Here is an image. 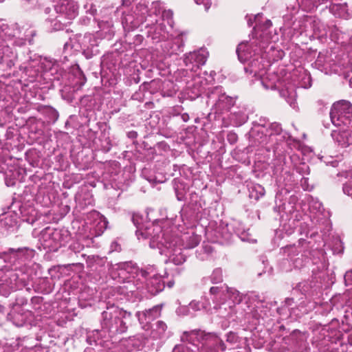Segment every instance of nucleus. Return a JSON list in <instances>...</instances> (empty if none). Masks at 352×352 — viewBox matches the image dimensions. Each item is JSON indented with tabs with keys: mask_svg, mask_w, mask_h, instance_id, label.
<instances>
[{
	"mask_svg": "<svg viewBox=\"0 0 352 352\" xmlns=\"http://www.w3.org/2000/svg\"><path fill=\"white\" fill-rule=\"evenodd\" d=\"M330 117L336 126L348 124L352 118V105L346 100L335 102L331 109Z\"/></svg>",
	"mask_w": 352,
	"mask_h": 352,
	"instance_id": "obj_5",
	"label": "nucleus"
},
{
	"mask_svg": "<svg viewBox=\"0 0 352 352\" xmlns=\"http://www.w3.org/2000/svg\"><path fill=\"white\" fill-rule=\"evenodd\" d=\"M119 268L121 271H125L129 274H133L136 270L135 265L132 262H126L120 264Z\"/></svg>",
	"mask_w": 352,
	"mask_h": 352,
	"instance_id": "obj_32",
	"label": "nucleus"
},
{
	"mask_svg": "<svg viewBox=\"0 0 352 352\" xmlns=\"http://www.w3.org/2000/svg\"><path fill=\"white\" fill-rule=\"evenodd\" d=\"M208 98L210 100H216L214 110L216 113H223L224 111H228L234 106L235 100L234 98L226 95L221 87H213L208 92Z\"/></svg>",
	"mask_w": 352,
	"mask_h": 352,
	"instance_id": "obj_8",
	"label": "nucleus"
},
{
	"mask_svg": "<svg viewBox=\"0 0 352 352\" xmlns=\"http://www.w3.org/2000/svg\"><path fill=\"white\" fill-rule=\"evenodd\" d=\"M128 136L129 138H136L137 136H138V133L137 132L135 131H130L129 133H128Z\"/></svg>",
	"mask_w": 352,
	"mask_h": 352,
	"instance_id": "obj_44",
	"label": "nucleus"
},
{
	"mask_svg": "<svg viewBox=\"0 0 352 352\" xmlns=\"http://www.w3.org/2000/svg\"><path fill=\"white\" fill-rule=\"evenodd\" d=\"M182 352H191L187 347L182 348Z\"/></svg>",
	"mask_w": 352,
	"mask_h": 352,
	"instance_id": "obj_53",
	"label": "nucleus"
},
{
	"mask_svg": "<svg viewBox=\"0 0 352 352\" xmlns=\"http://www.w3.org/2000/svg\"><path fill=\"white\" fill-rule=\"evenodd\" d=\"M16 279L17 276L12 271H0V295L8 296L13 290Z\"/></svg>",
	"mask_w": 352,
	"mask_h": 352,
	"instance_id": "obj_17",
	"label": "nucleus"
},
{
	"mask_svg": "<svg viewBox=\"0 0 352 352\" xmlns=\"http://www.w3.org/2000/svg\"><path fill=\"white\" fill-rule=\"evenodd\" d=\"M308 21L316 37H323L327 35V28L320 20L310 19Z\"/></svg>",
	"mask_w": 352,
	"mask_h": 352,
	"instance_id": "obj_23",
	"label": "nucleus"
},
{
	"mask_svg": "<svg viewBox=\"0 0 352 352\" xmlns=\"http://www.w3.org/2000/svg\"><path fill=\"white\" fill-rule=\"evenodd\" d=\"M102 327L113 332V327H109L106 323L109 324H113V322L118 320L119 318H125V320H127V318L131 317V313L119 309L118 307H111L104 311L102 313Z\"/></svg>",
	"mask_w": 352,
	"mask_h": 352,
	"instance_id": "obj_12",
	"label": "nucleus"
},
{
	"mask_svg": "<svg viewBox=\"0 0 352 352\" xmlns=\"http://www.w3.org/2000/svg\"><path fill=\"white\" fill-rule=\"evenodd\" d=\"M259 16H260V15L258 14V15L255 16L253 19L252 18H249L248 20V25L252 26L253 25L254 22L256 21Z\"/></svg>",
	"mask_w": 352,
	"mask_h": 352,
	"instance_id": "obj_43",
	"label": "nucleus"
},
{
	"mask_svg": "<svg viewBox=\"0 0 352 352\" xmlns=\"http://www.w3.org/2000/svg\"><path fill=\"white\" fill-rule=\"evenodd\" d=\"M344 281L346 285H352V269L346 272Z\"/></svg>",
	"mask_w": 352,
	"mask_h": 352,
	"instance_id": "obj_39",
	"label": "nucleus"
},
{
	"mask_svg": "<svg viewBox=\"0 0 352 352\" xmlns=\"http://www.w3.org/2000/svg\"><path fill=\"white\" fill-rule=\"evenodd\" d=\"M85 9L86 10V12L89 13L91 15H94L96 12L95 6L91 3L85 4Z\"/></svg>",
	"mask_w": 352,
	"mask_h": 352,
	"instance_id": "obj_37",
	"label": "nucleus"
},
{
	"mask_svg": "<svg viewBox=\"0 0 352 352\" xmlns=\"http://www.w3.org/2000/svg\"><path fill=\"white\" fill-rule=\"evenodd\" d=\"M328 0H301L302 3H307L310 9L317 8L319 5L327 2Z\"/></svg>",
	"mask_w": 352,
	"mask_h": 352,
	"instance_id": "obj_33",
	"label": "nucleus"
},
{
	"mask_svg": "<svg viewBox=\"0 0 352 352\" xmlns=\"http://www.w3.org/2000/svg\"><path fill=\"white\" fill-rule=\"evenodd\" d=\"M183 46L184 41L182 36H177L174 38L169 36L168 39L164 41L162 48L166 55L170 56L173 54H177L178 52H182Z\"/></svg>",
	"mask_w": 352,
	"mask_h": 352,
	"instance_id": "obj_18",
	"label": "nucleus"
},
{
	"mask_svg": "<svg viewBox=\"0 0 352 352\" xmlns=\"http://www.w3.org/2000/svg\"><path fill=\"white\" fill-rule=\"evenodd\" d=\"M293 301V299H291V298H287L285 300V303L287 304L288 305H292V302Z\"/></svg>",
	"mask_w": 352,
	"mask_h": 352,
	"instance_id": "obj_49",
	"label": "nucleus"
},
{
	"mask_svg": "<svg viewBox=\"0 0 352 352\" xmlns=\"http://www.w3.org/2000/svg\"><path fill=\"white\" fill-rule=\"evenodd\" d=\"M226 340H227V342H234L236 341V336H235V334L232 333V332H230L227 335Z\"/></svg>",
	"mask_w": 352,
	"mask_h": 352,
	"instance_id": "obj_41",
	"label": "nucleus"
},
{
	"mask_svg": "<svg viewBox=\"0 0 352 352\" xmlns=\"http://www.w3.org/2000/svg\"><path fill=\"white\" fill-rule=\"evenodd\" d=\"M349 340V342L352 344V335H350Z\"/></svg>",
	"mask_w": 352,
	"mask_h": 352,
	"instance_id": "obj_54",
	"label": "nucleus"
},
{
	"mask_svg": "<svg viewBox=\"0 0 352 352\" xmlns=\"http://www.w3.org/2000/svg\"><path fill=\"white\" fill-rule=\"evenodd\" d=\"M188 71H190V69H188V67H187L186 69H178L175 72V77H176V78L177 80L178 79L182 80L183 77H186V76H188V74H189V72Z\"/></svg>",
	"mask_w": 352,
	"mask_h": 352,
	"instance_id": "obj_35",
	"label": "nucleus"
},
{
	"mask_svg": "<svg viewBox=\"0 0 352 352\" xmlns=\"http://www.w3.org/2000/svg\"><path fill=\"white\" fill-rule=\"evenodd\" d=\"M204 343L202 344L199 352H208V350H214L216 352L224 351L226 346L217 336L214 334H204Z\"/></svg>",
	"mask_w": 352,
	"mask_h": 352,
	"instance_id": "obj_16",
	"label": "nucleus"
},
{
	"mask_svg": "<svg viewBox=\"0 0 352 352\" xmlns=\"http://www.w3.org/2000/svg\"><path fill=\"white\" fill-rule=\"evenodd\" d=\"M147 23L146 28H148L147 34L155 42L165 41L171 36L170 30L173 27L168 24L164 19L158 21L155 19V23Z\"/></svg>",
	"mask_w": 352,
	"mask_h": 352,
	"instance_id": "obj_6",
	"label": "nucleus"
},
{
	"mask_svg": "<svg viewBox=\"0 0 352 352\" xmlns=\"http://www.w3.org/2000/svg\"><path fill=\"white\" fill-rule=\"evenodd\" d=\"M34 251L28 248H21L18 249L9 248L7 251L2 253L1 256L6 261L12 264L17 260L25 261L33 257Z\"/></svg>",
	"mask_w": 352,
	"mask_h": 352,
	"instance_id": "obj_13",
	"label": "nucleus"
},
{
	"mask_svg": "<svg viewBox=\"0 0 352 352\" xmlns=\"http://www.w3.org/2000/svg\"><path fill=\"white\" fill-rule=\"evenodd\" d=\"M208 352H216V351H214V350L212 349V350H208Z\"/></svg>",
	"mask_w": 352,
	"mask_h": 352,
	"instance_id": "obj_58",
	"label": "nucleus"
},
{
	"mask_svg": "<svg viewBox=\"0 0 352 352\" xmlns=\"http://www.w3.org/2000/svg\"><path fill=\"white\" fill-rule=\"evenodd\" d=\"M160 223H153L144 228L137 226L138 239H150L149 245L151 248H159L162 253L164 252L168 256L169 260L175 265H182L186 261V256L182 252V249L177 247L178 239L170 234L169 228L163 229L162 224L164 222Z\"/></svg>",
	"mask_w": 352,
	"mask_h": 352,
	"instance_id": "obj_1",
	"label": "nucleus"
},
{
	"mask_svg": "<svg viewBox=\"0 0 352 352\" xmlns=\"http://www.w3.org/2000/svg\"><path fill=\"white\" fill-rule=\"evenodd\" d=\"M131 318H119L118 320H115L113 324H109L106 323L109 327H113V332L122 333L126 331L128 328V324H130Z\"/></svg>",
	"mask_w": 352,
	"mask_h": 352,
	"instance_id": "obj_24",
	"label": "nucleus"
},
{
	"mask_svg": "<svg viewBox=\"0 0 352 352\" xmlns=\"http://www.w3.org/2000/svg\"><path fill=\"white\" fill-rule=\"evenodd\" d=\"M272 26V22L270 20H266L265 22V28L267 29Z\"/></svg>",
	"mask_w": 352,
	"mask_h": 352,
	"instance_id": "obj_45",
	"label": "nucleus"
},
{
	"mask_svg": "<svg viewBox=\"0 0 352 352\" xmlns=\"http://www.w3.org/2000/svg\"><path fill=\"white\" fill-rule=\"evenodd\" d=\"M40 241L44 249L55 252L63 244L64 239L60 230L48 228L41 233Z\"/></svg>",
	"mask_w": 352,
	"mask_h": 352,
	"instance_id": "obj_9",
	"label": "nucleus"
},
{
	"mask_svg": "<svg viewBox=\"0 0 352 352\" xmlns=\"http://www.w3.org/2000/svg\"><path fill=\"white\" fill-rule=\"evenodd\" d=\"M161 4L162 3L160 1H155L153 3V6L155 7L154 14L155 15H157V12H160L161 10Z\"/></svg>",
	"mask_w": 352,
	"mask_h": 352,
	"instance_id": "obj_40",
	"label": "nucleus"
},
{
	"mask_svg": "<svg viewBox=\"0 0 352 352\" xmlns=\"http://www.w3.org/2000/svg\"><path fill=\"white\" fill-rule=\"evenodd\" d=\"M195 2L198 4H203L205 8V10H208L212 4V0H195Z\"/></svg>",
	"mask_w": 352,
	"mask_h": 352,
	"instance_id": "obj_38",
	"label": "nucleus"
},
{
	"mask_svg": "<svg viewBox=\"0 0 352 352\" xmlns=\"http://www.w3.org/2000/svg\"><path fill=\"white\" fill-rule=\"evenodd\" d=\"M161 307L159 306L153 307L152 309L146 310L145 311L140 313L137 312L136 316L140 323L143 322V319L146 320V322H148L150 320H153L160 314Z\"/></svg>",
	"mask_w": 352,
	"mask_h": 352,
	"instance_id": "obj_21",
	"label": "nucleus"
},
{
	"mask_svg": "<svg viewBox=\"0 0 352 352\" xmlns=\"http://www.w3.org/2000/svg\"><path fill=\"white\" fill-rule=\"evenodd\" d=\"M15 41L8 34V28L6 25H0V65L3 70L11 69L17 59L16 53L10 47V44Z\"/></svg>",
	"mask_w": 352,
	"mask_h": 352,
	"instance_id": "obj_4",
	"label": "nucleus"
},
{
	"mask_svg": "<svg viewBox=\"0 0 352 352\" xmlns=\"http://www.w3.org/2000/svg\"><path fill=\"white\" fill-rule=\"evenodd\" d=\"M269 129L271 131V133H270V135L274 134H279L282 131L280 124L276 122L270 124Z\"/></svg>",
	"mask_w": 352,
	"mask_h": 352,
	"instance_id": "obj_34",
	"label": "nucleus"
},
{
	"mask_svg": "<svg viewBox=\"0 0 352 352\" xmlns=\"http://www.w3.org/2000/svg\"><path fill=\"white\" fill-rule=\"evenodd\" d=\"M199 338H202L204 339V334L203 332L199 331H192L190 332H184L182 336V340L183 342H188L189 343H192L195 345V341L199 340Z\"/></svg>",
	"mask_w": 352,
	"mask_h": 352,
	"instance_id": "obj_25",
	"label": "nucleus"
},
{
	"mask_svg": "<svg viewBox=\"0 0 352 352\" xmlns=\"http://www.w3.org/2000/svg\"><path fill=\"white\" fill-rule=\"evenodd\" d=\"M179 350L177 349H174L173 352H177Z\"/></svg>",
	"mask_w": 352,
	"mask_h": 352,
	"instance_id": "obj_57",
	"label": "nucleus"
},
{
	"mask_svg": "<svg viewBox=\"0 0 352 352\" xmlns=\"http://www.w3.org/2000/svg\"><path fill=\"white\" fill-rule=\"evenodd\" d=\"M182 119L184 121L187 122L188 120V116L187 114L182 115Z\"/></svg>",
	"mask_w": 352,
	"mask_h": 352,
	"instance_id": "obj_50",
	"label": "nucleus"
},
{
	"mask_svg": "<svg viewBox=\"0 0 352 352\" xmlns=\"http://www.w3.org/2000/svg\"><path fill=\"white\" fill-rule=\"evenodd\" d=\"M211 282L214 284L219 283L223 281V273L220 268L215 269L211 276Z\"/></svg>",
	"mask_w": 352,
	"mask_h": 352,
	"instance_id": "obj_31",
	"label": "nucleus"
},
{
	"mask_svg": "<svg viewBox=\"0 0 352 352\" xmlns=\"http://www.w3.org/2000/svg\"><path fill=\"white\" fill-rule=\"evenodd\" d=\"M7 320L13 322V313H9L7 315Z\"/></svg>",
	"mask_w": 352,
	"mask_h": 352,
	"instance_id": "obj_46",
	"label": "nucleus"
},
{
	"mask_svg": "<svg viewBox=\"0 0 352 352\" xmlns=\"http://www.w3.org/2000/svg\"><path fill=\"white\" fill-rule=\"evenodd\" d=\"M201 241V236L197 234H192L186 237L185 248L192 249L199 245Z\"/></svg>",
	"mask_w": 352,
	"mask_h": 352,
	"instance_id": "obj_30",
	"label": "nucleus"
},
{
	"mask_svg": "<svg viewBox=\"0 0 352 352\" xmlns=\"http://www.w3.org/2000/svg\"><path fill=\"white\" fill-rule=\"evenodd\" d=\"M268 43L267 38L261 41L254 38L250 42H242L236 48V54L242 63L248 62V66L245 67L247 72L256 76H263V71L268 66L263 56V51Z\"/></svg>",
	"mask_w": 352,
	"mask_h": 352,
	"instance_id": "obj_2",
	"label": "nucleus"
},
{
	"mask_svg": "<svg viewBox=\"0 0 352 352\" xmlns=\"http://www.w3.org/2000/svg\"><path fill=\"white\" fill-rule=\"evenodd\" d=\"M130 4V1L129 0H122L123 6H129Z\"/></svg>",
	"mask_w": 352,
	"mask_h": 352,
	"instance_id": "obj_51",
	"label": "nucleus"
},
{
	"mask_svg": "<svg viewBox=\"0 0 352 352\" xmlns=\"http://www.w3.org/2000/svg\"><path fill=\"white\" fill-rule=\"evenodd\" d=\"M48 21L50 23L52 30L56 31L63 29L64 26L70 23L65 19L63 15L58 14L55 19H50Z\"/></svg>",
	"mask_w": 352,
	"mask_h": 352,
	"instance_id": "obj_26",
	"label": "nucleus"
},
{
	"mask_svg": "<svg viewBox=\"0 0 352 352\" xmlns=\"http://www.w3.org/2000/svg\"><path fill=\"white\" fill-rule=\"evenodd\" d=\"M148 13V2L146 0H140L134 11L135 18L129 14L124 16L122 19V24L126 26L130 25L132 28L136 27L140 23H143L147 21L146 16Z\"/></svg>",
	"mask_w": 352,
	"mask_h": 352,
	"instance_id": "obj_10",
	"label": "nucleus"
},
{
	"mask_svg": "<svg viewBox=\"0 0 352 352\" xmlns=\"http://www.w3.org/2000/svg\"><path fill=\"white\" fill-rule=\"evenodd\" d=\"M228 289V287L226 285L210 287V294L213 296L212 300L217 305L223 304L226 301Z\"/></svg>",
	"mask_w": 352,
	"mask_h": 352,
	"instance_id": "obj_19",
	"label": "nucleus"
},
{
	"mask_svg": "<svg viewBox=\"0 0 352 352\" xmlns=\"http://www.w3.org/2000/svg\"><path fill=\"white\" fill-rule=\"evenodd\" d=\"M208 56V52L205 49L190 52L185 54L184 63L190 72H196L201 65L206 63Z\"/></svg>",
	"mask_w": 352,
	"mask_h": 352,
	"instance_id": "obj_11",
	"label": "nucleus"
},
{
	"mask_svg": "<svg viewBox=\"0 0 352 352\" xmlns=\"http://www.w3.org/2000/svg\"><path fill=\"white\" fill-rule=\"evenodd\" d=\"M343 192L352 198V182H347L343 186Z\"/></svg>",
	"mask_w": 352,
	"mask_h": 352,
	"instance_id": "obj_36",
	"label": "nucleus"
},
{
	"mask_svg": "<svg viewBox=\"0 0 352 352\" xmlns=\"http://www.w3.org/2000/svg\"><path fill=\"white\" fill-rule=\"evenodd\" d=\"M228 139L230 142H235L236 141L237 137L235 133H230L228 135Z\"/></svg>",
	"mask_w": 352,
	"mask_h": 352,
	"instance_id": "obj_42",
	"label": "nucleus"
},
{
	"mask_svg": "<svg viewBox=\"0 0 352 352\" xmlns=\"http://www.w3.org/2000/svg\"><path fill=\"white\" fill-rule=\"evenodd\" d=\"M82 54L89 59L99 53L98 40L91 34H86L78 39Z\"/></svg>",
	"mask_w": 352,
	"mask_h": 352,
	"instance_id": "obj_14",
	"label": "nucleus"
},
{
	"mask_svg": "<svg viewBox=\"0 0 352 352\" xmlns=\"http://www.w3.org/2000/svg\"><path fill=\"white\" fill-rule=\"evenodd\" d=\"M261 82L267 89H278L280 96L284 98L292 108L296 107L295 86L289 81L288 77L280 78L276 73H267Z\"/></svg>",
	"mask_w": 352,
	"mask_h": 352,
	"instance_id": "obj_3",
	"label": "nucleus"
},
{
	"mask_svg": "<svg viewBox=\"0 0 352 352\" xmlns=\"http://www.w3.org/2000/svg\"><path fill=\"white\" fill-rule=\"evenodd\" d=\"M265 192V189L262 186L256 184L250 188V197L252 199L257 200L264 195Z\"/></svg>",
	"mask_w": 352,
	"mask_h": 352,
	"instance_id": "obj_29",
	"label": "nucleus"
},
{
	"mask_svg": "<svg viewBox=\"0 0 352 352\" xmlns=\"http://www.w3.org/2000/svg\"><path fill=\"white\" fill-rule=\"evenodd\" d=\"M69 47L72 48V47H73V46H72V45H70V43H68V42L65 43V45H64V50H67Z\"/></svg>",
	"mask_w": 352,
	"mask_h": 352,
	"instance_id": "obj_47",
	"label": "nucleus"
},
{
	"mask_svg": "<svg viewBox=\"0 0 352 352\" xmlns=\"http://www.w3.org/2000/svg\"><path fill=\"white\" fill-rule=\"evenodd\" d=\"M14 323H15L16 325H21V322H14Z\"/></svg>",
	"mask_w": 352,
	"mask_h": 352,
	"instance_id": "obj_56",
	"label": "nucleus"
},
{
	"mask_svg": "<svg viewBox=\"0 0 352 352\" xmlns=\"http://www.w3.org/2000/svg\"><path fill=\"white\" fill-rule=\"evenodd\" d=\"M55 11L70 22L77 15V6L73 0H60L55 6Z\"/></svg>",
	"mask_w": 352,
	"mask_h": 352,
	"instance_id": "obj_15",
	"label": "nucleus"
},
{
	"mask_svg": "<svg viewBox=\"0 0 352 352\" xmlns=\"http://www.w3.org/2000/svg\"><path fill=\"white\" fill-rule=\"evenodd\" d=\"M228 298H230L234 304H239L243 300V294L234 288L228 287L226 294V299Z\"/></svg>",
	"mask_w": 352,
	"mask_h": 352,
	"instance_id": "obj_28",
	"label": "nucleus"
},
{
	"mask_svg": "<svg viewBox=\"0 0 352 352\" xmlns=\"http://www.w3.org/2000/svg\"><path fill=\"white\" fill-rule=\"evenodd\" d=\"M103 224L106 226L107 222L105 221H103Z\"/></svg>",
	"mask_w": 352,
	"mask_h": 352,
	"instance_id": "obj_60",
	"label": "nucleus"
},
{
	"mask_svg": "<svg viewBox=\"0 0 352 352\" xmlns=\"http://www.w3.org/2000/svg\"><path fill=\"white\" fill-rule=\"evenodd\" d=\"M140 274L146 279V286L151 294L155 295L164 289L165 283L154 266H147L145 269H141Z\"/></svg>",
	"mask_w": 352,
	"mask_h": 352,
	"instance_id": "obj_7",
	"label": "nucleus"
},
{
	"mask_svg": "<svg viewBox=\"0 0 352 352\" xmlns=\"http://www.w3.org/2000/svg\"><path fill=\"white\" fill-rule=\"evenodd\" d=\"M174 281L173 280H170L167 283V286L169 287V288H171L173 285H174Z\"/></svg>",
	"mask_w": 352,
	"mask_h": 352,
	"instance_id": "obj_48",
	"label": "nucleus"
},
{
	"mask_svg": "<svg viewBox=\"0 0 352 352\" xmlns=\"http://www.w3.org/2000/svg\"><path fill=\"white\" fill-rule=\"evenodd\" d=\"M166 329L167 326L163 321H157L155 324V328L151 331V336L154 339L161 338L166 331Z\"/></svg>",
	"mask_w": 352,
	"mask_h": 352,
	"instance_id": "obj_27",
	"label": "nucleus"
},
{
	"mask_svg": "<svg viewBox=\"0 0 352 352\" xmlns=\"http://www.w3.org/2000/svg\"><path fill=\"white\" fill-rule=\"evenodd\" d=\"M5 307L0 304V314H3L4 313Z\"/></svg>",
	"mask_w": 352,
	"mask_h": 352,
	"instance_id": "obj_52",
	"label": "nucleus"
},
{
	"mask_svg": "<svg viewBox=\"0 0 352 352\" xmlns=\"http://www.w3.org/2000/svg\"><path fill=\"white\" fill-rule=\"evenodd\" d=\"M330 12L338 17L347 19L350 16L348 6L344 3H332L329 7Z\"/></svg>",
	"mask_w": 352,
	"mask_h": 352,
	"instance_id": "obj_22",
	"label": "nucleus"
},
{
	"mask_svg": "<svg viewBox=\"0 0 352 352\" xmlns=\"http://www.w3.org/2000/svg\"><path fill=\"white\" fill-rule=\"evenodd\" d=\"M333 140L342 147H347L352 144V135L349 131H333Z\"/></svg>",
	"mask_w": 352,
	"mask_h": 352,
	"instance_id": "obj_20",
	"label": "nucleus"
},
{
	"mask_svg": "<svg viewBox=\"0 0 352 352\" xmlns=\"http://www.w3.org/2000/svg\"><path fill=\"white\" fill-rule=\"evenodd\" d=\"M86 81V79L85 77H83V82H81L80 85H83Z\"/></svg>",
	"mask_w": 352,
	"mask_h": 352,
	"instance_id": "obj_55",
	"label": "nucleus"
},
{
	"mask_svg": "<svg viewBox=\"0 0 352 352\" xmlns=\"http://www.w3.org/2000/svg\"><path fill=\"white\" fill-rule=\"evenodd\" d=\"M194 305H195V304H194L193 302H191V303L190 304V305L191 307H192Z\"/></svg>",
	"mask_w": 352,
	"mask_h": 352,
	"instance_id": "obj_59",
	"label": "nucleus"
}]
</instances>
